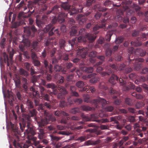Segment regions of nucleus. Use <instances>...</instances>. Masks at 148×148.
<instances>
[{
	"instance_id": "a18cd8bd",
	"label": "nucleus",
	"mask_w": 148,
	"mask_h": 148,
	"mask_svg": "<svg viewBox=\"0 0 148 148\" xmlns=\"http://www.w3.org/2000/svg\"><path fill=\"white\" fill-rule=\"evenodd\" d=\"M26 104L29 109H31L34 108L33 102L29 99L27 100L26 102Z\"/></svg>"
},
{
	"instance_id": "393cba45",
	"label": "nucleus",
	"mask_w": 148,
	"mask_h": 148,
	"mask_svg": "<svg viewBox=\"0 0 148 148\" xmlns=\"http://www.w3.org/2000/svg\"><path fill=\"white\" fill-rule=\"evenodd\" d=\"M119 78L116 75L112 74L109 80V82L112 84H114L116 81H119Z\"/></svg>"
},
{
	"instance_id": "5701e85b",
	"label": "nucleus",
	"mask_w": 148,
	"mask_h": 148,
	"mask_svg": "<svg viewBox=\"0 0 148 148\" xmlns=\"http://www.w3.org/2000/svg\"><path fill=\"white\" fill-rule=\"evenodd\" d=\"M80 69L83 72L88 73H91L93 71V69L92 67L82 66L80 67Z\"/></svg>"
},
{
	"instance_id": "a19ab883",
	"label": "nucleus",
	"mask_w": 148,
	"mask_h": 148,
	"mask_svg": "<svg viewBox=\"0 0 148 148\" xmlns=\"http://www.w3.org/2000/svg\"><path fill=\"white\" fill-rule=\"evenodd\" d=\"M30 53L31 55V58L32 59V61L38 58V57L36 52H35L33 51L32 49L30 51Z\"/></svg>"
},
{
	"instance_id": "6ab92c4d",
	"label": "nucleus",
	"mask_w": 148,
	"mask_h": 148,
	"mask_svg": "<svg viewBox=\"0 0 148 148\" xmlns=\"http://www.w3.org/2000/svg\"><path fill=\"white\" fill-rule=\"evenodd\" d=\"M99 88L100 89H102L106 90H107L108 92H115L112 88L110 87L109 88L107 87L106 84L104 82L101 83L99 85Z\"/></svg>"
},
{
	"instance_id": "b1692460",
	"label": "nucleus",
	"mask_w": 148,
	"mask_h": 148,
	"mask_svg": "<svg viewBox=\"0 0 148 148\" xmlns=\"http://www.w3.org/2000/svg\"><path fill=\"white\" fill-rule=\"evenodd\" d=\"M78 18L79 24L82 25L87 20V18L84 15L79 14L78 15Z\"/></svg>"
},
{
	"instance_id": "aec40b11",
	"label": "nucleus",
	"mask_w": 148,
	"mask_h": 148,
	"mask_svg": "<svg viewBox=\"0 0 148 148\" xmlns=\"http://www.w3.org/2000/svg\"><path fill=\"white\" fill-rule=\"evenodd\" d=\"M43 64L45 68L47 70V72H48V71L49 73H51L52 72V65L51 64L49 65V62L46 60H44Z\"/></svg>"
},
{
	"instance_id": "e2e57ef3",
	"label": "nucleus",
	"mask_w": 148,
	"mask_h": 148,
	"mask_svg": "<svg viewBox=\"0 0 148 148\" xmlns=\"http://www.w3.org/2000/svg\"><path fill=\"white\" fill-rule=\"evenodd\" d=\"M24 66L26 69L29 71L30 69L31 66L30 64L28 62H26L24 63Z\"/></svg>"
},
{
	"instance_id": "052dcab7",
	"label": "nucleus",
	"mask_w": 148,
	"mask_h": 148,
	"mask_svg": "<svg viewBox=\"0 0 148 148\" xmlns=\"http://www.w3.org/2000/svg\"><path fill=\"white\" fill-rule=\"evenodd\" d=\"M68 1L69 0H67ZM95 0H87L86 1V5L87 6H90L92 4V3H94Z\"/></svg>"
},
{
	"instance_id": "4468645a",
	"label": "nucleus",
	"mask_w": 148,
	"mask_h": 148,
	"mask_svg": "<svg viewBox=\"0 0 148 148\" xmlns=\"http://www.w3.org/2000/svg\"><path fill=\"white\" fill-rule=\"evenodd\" d=\"M130 89H132L135 90L138 92L141 91L142 89L140 87H136L134 84L130 82L128 86H124L123 88V90L125 91H128Z\"/></svg>"
},
{
	"instance_id": "2eb2a0df",
	"label": "nucleus",
	"mask_w": 148,
	"mask_h": 148,
	"mask_svg": "<svg viewBox=\"0 0 148 148\" xmlns=\"http://www.w3.org/2000/svg\"><path fill=\"white\" fill-rule=\"evenodd\" d=\"M58 21L59 22L62 23L65 21V15L64 14L61 13L59 14V16L57 18L56 17H54L52 19L51 21V23L53 25L54 24Z\"/></svg>"
},
{
	"instance_id": "5fc2aeb1",
	"label": "nucleus",
	"mask_w": 148,
	"mask_h": 148,
	"mask_svg": "<svg viewBox=\"0 0 148 148\" xmlns=\"http://www.w3.org/2000/svg\"><path fill=\"white\" fill-rule=\"evenodd\" d=\"M132 95L134 96H136L137 99H141L143 98V96L139 93H132Z\"/></svg>"
},
{
	"instance_id": "e433bc0d",
	"label": "nucleus",
	"mask_w": 148,
	"mask_h": 148,
	"mask_svg": "<svg viewBox=\"0 0 148 148\" xmlns=\"http://www.w3.org/2000/svg\"><path fill=\"white\" fill-rule=\"evenodd\" d=\"M97 58L99 59L101 61L98 62H97L95 65V66H97L100 65L102 64L103 61H104L105 60V57L104 56H99L97 57Z\"/></svg>"
},
{
	"instance_id": "4c0bfd02",
	"label": "nucleus",
	"mask_w": 148,
	"mask_h": 148,
	"mask_svg": "<svg viewBox=\"0 0 148 148\" xmlns=\"http://www.w3.org/2000/svg\"><path fill=\"white\" fill-rule=\"evenodd\" d=\"M36 23L38 26L40 28H43L45 22H44L42 20H36Z\"/></svg>"
},
{
	"instance_id": "7ed1b4c3",
	"label": "nucleus",
	"mask_w": 148,
	"mask_h": 148,
	"mask_svg": "<svg viewBox=\"0 0 148 148\" xmlns=\"http://www.w3.org/2000/svg\"><path fill=\"white\" fill-rule=\"evenodd\" d=\"M36 113V109H34L32 110H29L28 115H24L23 122L19 123L20 129L22 131L25 129L27 133H30L33 135L35 134L34 127L31 123L32 119L31 117H34V120L37 122V120L41 119H37L35 117Z\"/></svg>"
},
{
	"instance_id": "0eeeda50",
	"label": "nucleus",
	"mask_w": 148,
	"mask_h": 148,
	"mask_svg": "<svg viewBox=\"0 0 148 148\" xmlns=\"http://www.w3.org/2000/svg\"><path fill=\"white\" fill-rule=\"evenodd\" d=\"M22 82L23 84L21 88V90L22 91L27 92H28L31 91L34 92H37L35 90L34 86L29 88V83L27 80L26 78L22 77Z\"/></svg>"
},
{
	"instance_id": "f03ea898",
	"label": "nucleus",
	"mask_w": 148,
	"mask_h": 148,
	"mask_svg": "<svg viewBox=\"0 0 148 148\" xmlns=\"http://www.w3.org/2000/svg\"><path fill=\"white\" fill-rule=\"evenodd\" d=\"M132 55H128L129 59V62L128 63V65L130 67H127L125 64L122 63L119 66V68L115 64H112L110 65V66L113 72L112 73L115 72L117 69L120 71H123V72L125 73H128L131 72L132 71V68H134L136 70H138L142 66V62L144 61V60L143 58H138L136 59H130V57Z\"/></svg>"
},
{
	"instance_id": "3c124183",
	"label": "nucleus",
	"mask_w": 148,
	"mask_h": 148,
	"mask_svg": "<svg viewBox=\"0 0 148 148\" xmlns=\"http://www.w3.org/2000/svg\"><path fill=\"white\" fill-rule=\"evenodd\" d=\"M129 138V136H124L122 138L121 141L119 142V143L121 145H123V143L127 141Z\"/></svg>"
},
{
	"instance_id": "bf43d9fd",
	"label": "nucleus",
	"mask_w": 148,
	"mask_h": 148,
	"mask_svg": "<svg viewBox=\"0 0 148 148\" xmlns=\"http://www.w3.org/2000/svg\"><path fill=\"white\" fill-rule=\"evenodd\" d=\"M119 81L121 85H122V86H123V90H123V88L124 86H125V84H126V81L125 80H123V79H122V78H120V79H119Z\"/></svg>"
},
{
	"instance_id": "7c9ffc66",
	"label": "nucleus",
	"mask_w": 148,
	"mask_h": 148,
	"mask_svg": "<svg viewBox=\"0 0 148 148\" xmlns=\"http://www.w3.org/2000/svg\"><path fill=\"white\" fill-rule=\"evenodd\" d=\"M84 91H86V92H90V91L91 92H95L96 89L93 86H86L84 87L83 89Z\"/></svg>"
},
{
	"instance_id": "bb28decb",
	"label": "nucleus",
	"mask_w": 148,
	"mask_h": 148,
	"mask_svg": "<svg viewBox=\"0 0 148 148\" xmlns=\"http://www.w3.org/2000/svg\"><path fill=\"white\" fill-rule=\"evenodd\" d=\"M136 55L143 57L144 56L146 53V52L145 50H143L142 49L138 48L136 49Z\"/></svg>"
},
{
	"instance_id": "6e6d98bb",
	"label": "nucleus",
	"mask_w": 148,
	"mask_h": 148,
	"mask_svg": "<svg viewBox=\"0 0 148 148\" xmlns=\"http://www.w3.org/2000/svg\"><path fill=\"white\" fill-rule=\"evenodd\" d=\"M38 77H39L38 76H32L31 79L32 82L34 84L37 81Z\"/></svg>"
},
{
	"instance_id": "c756f323",
	"label": "nucleus",
	"mask_w": 148,
	"mask_h": 148,
	"mask_svg": "<svg viewBox=\"0 0 148 148\" xmlns=\"http://www.w3.org/2000/svg\"><path fill=\"white\" fill-rule=\"evenodd\" d=\"M12 93H3L4 97H6L9 99V102H12L14 100V97L11 94Z\"/></svg>"
},
{
	"instance_id": "37998d69",
	"label": "nucleus",
	"mask_w": 148,
	"mask_h": 148,
	"mask_svg": "<svg viewBox=\"0 0 148 148\" xmlns=\"http://www.w3.org/2000/svg\"><path fill=\"white\" fill-rule=\"evenodd\" d=\"M52 25L50 23L45 26L44 28L43 31L45 33L48 32L52 27Z\"/></svg>"
},
{
	"instance_id": "603ef678",
	"label": "nucleus",
	"mask_w": 148,
	"mask_h": 148,
	"mask_svg": "<svg viewBox=\"0 0 148 148\" xmlns=\"http://www.w3.org/2000/svg\"><path fill=\"white\" fill-rule=\"evenodd\" d=\"M50 136L51 138V140L53 142L58 141L60 139V138L52 135H51Z\"/></svg>"
},
{
	"instance_id": "1a4fd4ad",
	"label": "nucleus",
	"mask_w": 148,
	"mask_h": 148,
	"mask_svg": "<svg viewBox=\"0 0 148 148\" xmlns=\"http://www.w3.org/2000/svg\"><path fill=\"white\" fill-rule=\"evenodd\" d=\"M83 8V7L82 6L79 4L76 5L74 6L73 5L67 15L68 14H69L71 16L73 15L78 12H82Z\"/></svg>"
},
{
	"instance_id": "ea45409f",
	"label": "nucleus",
	"mask_w": 148,
	"mask_h": 148,
	"mask_svg": "<svg viewBox=\"0 0 148 148\" xmlns=\"http://www.w3.org/2000/svg\"><path fill=\"white\" fill-rule=\"evenodd\" d=\"M114 59L116 61H120L123 59L121 53H117L115 55Z\"/></svg>"
},
{
	"instance_id": "09e8293b",
	"label": "nucleus",
	"mask_w": 148,
	"mask_h": 148,
	"mask_svg": "<svg viewBox=\"0 0 148 148\" xmlns=\"http://www.w3.org/2000/svg\"><path fill=\"white\" fill-rule=\"evenodd\" d=\"M128 53L130 54H135L136 55V54H137V53H136V50H135L133 47H131L129 48Z\"/></svg>"
},
{
	"instance_id": "a211bd4d",
	"label": "nucleus",
	"mask_w": 148,
	"mask_h": 148,
	"mask_svg": "<svg viewBox=\"0 0 148 148\" xmlns=\"http://www.w3.org/2000/svg\"><path fill=\"white\" fill-rule=\"evenodd\" d=\"M103 70V68L101 66H97V73H100L101 75L103 77L104 76H108L110 74L112 73V72L113 71L112 70L111 68L108 69L107 72H101V71Z\"/></svg>"
},
{
	"instance_id": "cd10ccee",
	"label": "nucleus",
	"mask_w": 148,
	"mask_h": 148,
	"mask_svg": "<svg viewBox=\"0 0 148 148\" xmlns=\"http://www.w3.org/2000/svg\"><path fill=\"white\" fill-rule=\"evenodd\" d=\"M141 44V41L140 40V38H137L135 41H132L131 43V45L134 47L140 46Z\"/></svg>"
},
{
	"instance_id": "ddd939ff",
	"label": "nucleus",
	"mask_w": 148,
	"mask_h": 148,
	"mask_svg": "<svg viewBox=\"0 0 148 148\" xmlns=\"http://www.w3.org/2000/svg\"><path fill=\"white\" fill-rule=\"evenodd\" d=\"M75 50L78 51V54H80L81 57L83 58H85L87 53L88 49L87 48H84L81 47H78L75 48Z\"/></svg>"
},
{
	"instance_id": "4d7b16f0",
	"label": "nucleus",
	"mask_w": 148,
	"mask_h": 148,
	"mask_svg": "<svg viewBox=\"0 0 148 148\" xmlns=\"http://www.w3.org/2000/svg\"><path fill=\"white\" fill-rule=\"evenodd\" d=\"M144 104L142 102H138L136 104V107L138 109L144 106Z\"/></svg>"
},
{
	"instance_id": "864d4df0",
	"label": "nucleus",
	"mask_w": 148,
	"mask_h": 148,
	"mask_svg": "<svg viewBox=\"0 0 148 148\" xmlns=\"http://www.w3.org/2000/svg\"><path fill=\"white\" fill-rule=\"evenodd\" d=\"M112 2L109 0L106 1L104 3V4L105 6H110L112 4Z\"/></svg>"
},
{
	"instance_id": "680f3d73",
	"label": "nucleus",
	"mask_w": 148,
	"mask_h": 148,
	"mask_svg": "<svg viewBox=\"0 0 148 148\" xmlns=\"http://www.w3.org/2000/svg\"><path fill=\"white\" fill-rule=\"evenodd\" d=\"M104 41L105 39L103 38L100 37L99 38L98 41V44L101 45L104 43Z\"/></svg>"
},
{
	"instance_id": "a878e982",
	"label": "nucleus",
	"mask_w": 148,
	"mask_h": 148,
	"mask_svg": "<svg viewBox=\"0 0 148 148\" xmlns=\"http://www.w3.org/2000/svg\"><path fill=\"white\" fill-rule=\"evenodd\" d=\"M98 33V32H96L95 34L88 33L86 35V36L90 42H92L95 39L96 37L95 35Z\"/></svg>"
},
{
	"instance_id": "412c9836",
	"label": "nucleus",
	"mask_w": 148,
	"mask_h": 148,
	"mask_svg": "<svg viewBox=\"0 0 148 148\" xmlns=\"http://www.w3.org/2000/svg\"><path fill=\"white\" fill-rule=\"evenodd\" d=\"M65 93H58V97L59 99H61L60 106L62 108H64L65 106L64 94Z\"/></svg>"
},
{
	"instance_id": "69168bd1",
	"label": "nucleus",
	"mask_w": 148,
	"mask_h": 148,
	"mask_svg": "<svg viewBox=\"0 0 148 148\" xmlns=\"http://www.w3.org/2000/svg\"><path fill=\"white\" fill-rule=\"evenodd\" d=\"M97 143L96 142L93 143L92 141L89 140L85 142V144L86 145H95Z\"/></svg>"
},
{
	"instance_id": "774afa93",
	"label": "nucleus",
	"mask_w": 148,
	"mask_h": 148,
	"mask_svg": "<svg viewBox=\"0 0 148 148\" xmlns=\"http://www.w3.org/2000/svg\"><path fill=\"white\" fill-rule=\"evenodd\" d=\"M42 18L41 20H42L44 22H45V23H46L48 21V18L46 15H43Z\"/></svg>"
},
{
	"instance_id": "4be33fe9",
	"label": "nucleus",
	"mask_w": 148,
	"mask_h": 148,
	"mask_svg": "<svg viewBox=\"0 0 148 148\" xmlns=\"http://www.w3.org/2000/svg\"><path fill=\"white\" fill-rule=\"evenodd\" d=\"M33 94V97L34 98H36V99H34V103L36 106H39V100L38 99L39 98H40V97L42 96H40L39 93H32ZM41 95H42V93H40Z\"/></svg>"
},
{
	"instance_id": "39448f33",
	"label": "nucleus",
	"mask_w": 148,
	"mask_h": 148,
	"mask_svg": "<svg viewBox=\"0 0 148 148\" xmlns=\"http://www.w3.org/2000/svg\"><path fill=\"white\" fill-rule=\"evenodd\" d=\"M28 21L29 24L31 26L24 27V32L27 36L34 37L37 31V29L34 25H32L34 21L32 18H29Z\"/></svg>"
},
{
	"instance_id": "13d9d810",
	"label": "nucleus",
	"mask_w": 148,
	"mask_h": 148,
	"mask_svg": "<svg viewBox=\"0 0 148 148\" xmlns=\"http://www.w3.org/2000/svg\"><path fill=\"white\" fill-rule=\"evenodd\" d=\"M38 44V42L37 41H34L32 44V47L34 50H36V47Z\"/></svg>"
},
{
	"instance_id": "f704fd0d",
	"label": "nucleus",
	"mask_w": 148,
	"mask_h": 148,
	"mask_svg": "<svg viewBox=\"0 0 148 148\" xmlns=\"http://www.w3.org/2000/svg\"><path fill=\"white\" fill-rule=\"evenodd\" d=\"M55 77L56 79H58V78H59L57 81V82L58 84H61L64 82V77L62 76H60L58 74H56Z\"/></svg>"
},
{
	"instance_id": "72a5a7b5",
	"label": "nucleus",
	"mask_w": 148,
	"mask_h": 148,
	"mask_svg": "<svg viewBox=\"0 0 148 148\" xmlns=\"http://www.w3.org/2000/svg\"><path fill=\"white\" fill-rule=\"evenodd\" d=\"M123 12L121 10H118L116 12V15L115 16L116 18H118L119 20L121 19V15H123Z\"/></svg>"
},
{
	"instance_id": "6e6552de",
	"label": "nucleus",
	"mask_w": 148,
	"mask_h": 148,
	"mask_svg": "<svg viewBox=\"0 0 148 148\" xmlns=\"http://www.w3.org/2000/svg\"><path fill=\"white\" fill-rule=\"evenodd\" d=\"M61 9H62V10H65V3H62L60 7L58 5L54 6L51 10L48 11L46 12V14H49L52 12L55 14H58V16H59V14L62 13L64 14V15H65L64 13L62 12L61 11Z\"/></svg>"
},
{
	"instance_id": "9d476101",
	"label": "nucleus",
	"mask_w": 148,
	"mask_h": 148,
	"mask_svg": "<svg viewBox=\"0 0 148 148\" xmlns=\"http://www.w3.org/2000/svg\"><path fill=\"white\" fill-rule=\"evenodd\" d=\"M107 29H108V31L107 32L105 37V39L107 42H110L114 30L113 25H110L108 26L107 28H105L104 30L106 31Z\"/></svg>"
},
{
	"instance_id": "dca6fc26",
	"label": "nucleus",
	"mask_w": 148,
	"mask_h": 148,
	"mask_svg": "<svg viewBox=\"0 0 148 148\" xmlns=\"http://www.w3.org/2000/svg\"><path fill=\"white\" fill-rule=\"evenodd\" d=\"M106 20L103 19L100 23H94L93 24L94 27L93 28V30L94 31H96L99 30L100 28H103L105 27L106 25Z\"/></svg>"
},
{
	"instance_id": "49530a36",
	"label": "nucleus",
	"mask_w": 148,
	"mask_h": 148,
	"mask_svg": "<svg viewBox=\"0 0 148 148\" xmlns=\"http://www.w3.org/2000/svg\"><path fill=\"white\" fill-rule=\"evenodd\" d=\"M123 38L121 37H118L116 38L115 42L116 44H119L122 43L123 40Z\"/></svg>"
},
{
	"instance_id": "473e14b6",
	"label": "nucleus",
	"mask_w": 148,
	"mask_h": 148,
	"mask_svg": "<svg viewBox=\"0 0 148 148\" xmlns=\"http://www.w3.org/2000/svg\"><path fill=\"white\" fill-rule=\"evenodd\" d=\"M4 60L5 63H7V66H9L10 63H11V62H10V59H9L8 57V56L5 53H4Z\"/></svg>"
},
{
	"instance_id": "c03bdc74",
	"label": "nucleus",
	"mask_w": 148,
	"mask_h": 148,
	"mask_svg": "<svg viewBox=\"0 0 148 148\" xmlns=\"http://www.w3.org/2000/svg\"><path fill=\"white\" fill-rule=\"evenodd\" d=\"M55 115L59 116H63L65 115V112L64 111L60 112L59 111H56L55 112Z\"/></svg>"
},
{
	"instance_id": "79ce46f5",
	"label": "nucleus",
	"mask_w": 148,
	"mask_h": 148,
	"mask_svg": "<svg viewBox=\"0 0 148 148\" xmlns=\"http://www.w3.org/2000/svg\"><path fill=\"white\" fill-rule=\"evenodd\" d=\"M33 63L34 66L38 67H40L41 64L38 59L32 61Z\"/></svg>"
},
{
	"instance_id": "f257e3e1",
	"label": "nucleus",
	"mask_w": 148,
	"mask_h": 148,
	"mask_svg": "<svg viewBox=\"0 0 148 148\" xmlns=\"http://www.w3.org/2000/svg\"><path fill=\"white\" fill-rule=\"evenodd\" d=\"M10 125L14 139L13 144L15 148H28L31 146H32L33 148H42V146L39 144V142L36 141L37 138L34 137L35 133L33 135L30 133H27L26 132V130L24 133L25 134L27 135L29 139H31V140L27 141L25 143H20L19 141V137L20 136V132L18 131L17 127L11 122L10 123Z\"/></svg>"
},
{
	"instance_id": "338daca9",
	"label": "nucleus",
	"mask_w": 148,
	"mask_h": 148,
	"mask_svg": "<svg viewBox=\"0 0 148 148\" xmlns=\"http://www.w3.org/2000/svg\"><path fill=\"white\" fill-rule=\"evenodd\" d=\"M61 69V66L58 65L56 64L54 66V70L56 71H60Z\"/></svg>"
},
{
	"instance_id": "f8f14e48",
	"label": "nucleus",
	"mask_w": 148,
	"mask_h": 148,
	"mask_svg": "<svg viewBox=\"0 0 148 148\" xmlns=\"http://www.w3.org/2000/svg\"><path fill=\"white\" fill-rule=\"evenodd\" d=\"M75 21L73 19H70L68 21V23L69 24L70 27H71V31H70V36H75L77 33V27L74 25Z\"/></svg>"
},
{
	"instance_id": "f3484780",
	"label": "nucleus",
	"mask_w": 148,
	"mask_h": 148,
	"mask_svg": "<svg viewBox=\"0 0 148 148\" xmlns=\"http://www.w3.org/2000/svg\"><path fill=\"white\" fill-rule=\"evenodd\" d=\"M47 88H51L54 90V91L56 90V88H58L60 92H65V88L62 86H58V88L57 86L53 83L48 84L46 85Z\"/></svg>"
},
{
	"instance_id": "20e7f679",
	"label": "nucleus",
	"mask_w": 148,
	"mask_h": 148,
	"mask_svg": "<svg viewBox=\"0 0 148 148\" xmlns=\"http://www.w3.org/2000/svg\"><path fill=\"white\" fill-rule=\"evenodd\" d=\"M44 114L45 117L37 120L38 128L37 129L36 131L38 133L39 137L40 139L43 138L44 136L45 125L50 122H53L56 120L54 116L50 115L46 110H44Z\"/></svg>"
},
{
	"instance_id": "9b49d317",
	"label": "nucleus",
	"mask_w": 148,
	"mask_h": 148,
	"mask_svg": "<svg viewBox=\"0 0 148 148\" xmlns=\"http://www.w3.org/2000/svg\"><path fill=\"white\" fill-rule=\"evenodd\" d=\"M95 102L96 103H100L102 105V108H104V107L105 105L107 103L106 101L103 99L101 98H98L97 99L94 100ZM106 111L108 112H111L113 109V108L112 106H109L105 108Z\"/></svg>"
},
{
	"instance_id": "c85d7f7f",
	"label": "nucleus",
	"mask_w": 148,
	"mask_h": 148,
	"mask_svg": "<svg viewBox=\"0 0 148 148\" xmlns=\"http://www.w3.org/2000/svg\"><path fill=\"white\" fill-rule=\"evenodd\" d=\"M96 75V73H93L92 75H88V78H91L90 80L91 82L95 83L98 80L99 78L95 76Z\"/></svg>"
},
{
	"instance_id": "58836bf2",
	"label": "nucleus",
	"mask_w": 148,
	"mask_h": 148,
	"mask_svg": "<svg viewBox=\"0 0 148 148\" xmlns=\"http://www.w3.org/2000/svg\"><path fill=\"white\" fill-rule=\"evenodd\" d=\"M84 83L82 81H78L76 83V85L77 87L82 88V90H80L82 91H84L83 90V89L84 88Z\"/></svg>"
},
{
	"instance_id": "2f4dec72",
	"label": "nucleus",
	"mask_w": 148,
	"mask_h": 148,
	"mask_svg": "<svg viewBox=\"0 0 148 148\" xmlns=\"http://www.w3.org/2000/svg\"><path fill=\"white\" fill-rule=\"evenodd\" d=\"M19 74L23 76L27 77L29 75L28 73L23 68H20L19 71Z\"/></svg>"
},
{
	"instance_id": "de8ad7c7",
	"label": "nucleus",
	"mask_w": 148,
	"mask_h": 148,
	"mask_svg": "<svg viewBox=\"0 0 148 148\" xmlns=\"http://www.w3.org/2000/svg\"><path fill=\"white\" fill-rule=\"evenodd\" d=\"M14 81L15 82L16 86L18 88L20 87L21 82L20 79L18 78H16L15 79Z\"/></svg>"
},
{
	"instance_id": "0e129e2a",
	"label": "nucleus",
	"mask_w": 148,
	"mask_h": 148,
	"mask_svg": "<svg viewBox=\"0 0 148 148\" xmlns=\"http://www.w3.org/2000/svg\"><path fill=\"white\" fill-rule=\"evenodd\" d=\"M125 103L130 106H131L132 104V100L129 98H126L125 99Z\"/></svg>"
},
{
	"instance_id": "423d86ee",
	"label": "nucleus",
	"mask_w": 148,
	"mask_h": 148,
	"mask_svg": "<svg viewBox=\"0 0 148 148\" xmlns=\"http://www.w3.org/2000/svg\"><path fill=\"white\" fill-rule=\"evenodd\" d=\"M22 41L24 45L21 44L19 46V50L23 52V53L20 54L21 56L23 55L27 59H29L30 57V55L27 51H25V46L29 47L30 46L31 43L27 39H26L25 40H23Z\"/></svg>"
},
{
	"instance_id": "8fccbe9b",
	"label": "nucleus",
	"mask_w": 148,
	"mask_h": 148,
	"mask_svg": "<svg viewBox=\"0 0 148 148\" xmlns=\"http://www.w3.org/2000/svg\"><path fill=\"white\" fill-rule=\"evenodd\" d=\"M65 40L63 39L60 40L59 42L60 47L61 49H64L65 46Z\"/></svg>"
},
{
	"instance_id": "c9c22d12",
	"label": "nucleus",
	"mask_w": 148,
	"mask_h": 148,
	"mask_svg": "<svg viewBox=\"0 0 148 148\" xmlns=\"http://www.w3.org/2000/svg\"><path fill=\"white\" fill-rule=\"evenodd\" d=\"M36 0V2L38 3L39 5H41V11L43 12L47 9V5L45 4V3L42 2V1H41L40 2V4L38 3V1L37 0Z\"/></svg>"
}]
</instances>
